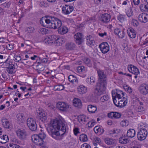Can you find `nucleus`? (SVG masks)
I'll return each mask as SVG.
<instances>
[{"instance_id":"f257e3e1","label":"nucleus","mask_w":148,"mask_h":148,"mask_svg":"<svg viewBox=\"0 0 148 148\" xmlns=\"http://www.w3.org/2000/svg\"><path fill=\"white\" fill-rule=\"evenodd\" d=\"M49 130L52 133V137L58 140L62 139V135L66 131L65 125L60 119L51 121L49 125Z\"/></svg>"},{"instance_id":"f03ea898","label":"nucleus","mask_w":148,"mask_h":148,"mask_svg":"<svg viewBox=\"0 0 148 148\" xmlns=\"http://www.w3.org/2000/svg\"><path fill=\"white\" fill-rule=\"evenodd\" d=\"M41 25L49 28L58 29L62 26L61 21L57 18L50 16L42 17L40 21Z\"/></svg>"},{"instance_id":"7ed1b4c3","label":"nucleus","mask_w":148,"mask_h":148,"mask_svg":"<svg viewBox=\"0 0 148 148\" xmlns=\"http://www.w3.org/2000/svg\"><path fill=\"white\" fill-rule=\"evenodd\" d=\"M124 93L121 90H117L116 92L112 94L113 101L116 106L120 108L126 106L127 100V99L124 97Z\"/></svg>"},{"instance_id":"20e7f679","label":"nucleus","mask_w":148,"mask_h":148,"mask_svg":"<svg viewBox=\"0 0 148 148\" xmlns=\"http://www.w3.org/2000/svg\"><path fill=\"white\" fill-rule=\"evenodd\" d=\"M98 76V83L107 84V78L106 73L103 71L99 70H97Z\"/></svg>"},{"instance_id":"39448f33","label":"nucleus","mask_w":148,"mask_h":148,"mask_svg":"<svg viewBox=\"0 0 148 148\" xmlns=\"http://www.w3.org/2000/svg\"><path fill=\"white\" fill-rule=\"evenodd\" d=\"M148 134V132L146 129L141 128L139 130L137 134L138 139L140 141L145 140Z\"/></svg>"},{"instance_id":"423d86ee","label":"nucleus","mask_w":148,"mask_h":148,"mask_svg":"<svg viewBox=\"0 0 148 148\" xmlns=\"http://www.w3.org/2000/svg\"><path fill=\"white\" fill-rule=\"evenodd\" d=\"M27 124L30 129L32 131H35L37 128V125L36 121L32 118H29L27 119Z\"/></svg>"},{"instance_id":"0eeeda50","label":"nucleus","mask_w":148,"mask_h":148,"mask_svg":"<svg viewBox=\"0 0 148 148\" xmlns=\"http://www.w3.org/2000/svg\"><path fill=\"white\" fill-rule=\"evenodd\" d=\"M16 133L18 137L20 139L24 140L26 138L27 134L25 130L19 129L16 131Z\"/></svg>"},{"instance_id":"6e6552de","label":"nucleus","mask_w":148,"mask_h":148,"mask_svg":"<svg viewBox=\"0 0 148 148\" xmlns=\"http://www.w3.org/2000/svg\"><path fill=\"white\" fill-rule=\"evenodd\" d=\"M99 47L101 51L103 54L107 53L109 51V46L107 42L101 43L99 45Z\"/></svg>"},{"instance_id":"1a4fd4ad","label":"nucleus","mask_w":148,"mask_h":148,"mask_svg":"<svg viewBox=\"0 0 148 148\" xmlns=\"http://www.w3.org/2000/svg\"><path fill=\"white\" fill-rule=\"evenodd\" d=\"M38 116L42 122H44L47 119L46 113L42 108H39L38 110Z\"/></svg>"},{"instance_id":"9d476101","label":"nucleus","mask_w":148,"mask_h":148,"mask_svg":"<svg viewBox=\"0 0 148 148\" xmlns=\"http://www.w3.org/2000/svg\"><path fill=\"white\" fill-rule=\"evenodd\" d=\"M127 68L129 72L134 75H138L140 73L139 69L133 65H128Z\"/></svg>"},{"instance_id":"9b49d317","label":"nucleus","mask_w":148,"mask_h":148,"mask_svg":"<svg viewBox=\"0 0 148 148\" xmlns=\"http://www.w3.org/2000/svg\"><path fill=\"white\" fill-rule=\"evenodd\" d=\"M76 43L79 45L81 44L83 42V36L82 34L80 33H77L74 36Z\"/></svg>"},{"instance_id":"f8f14e48","label":"nucleus","mask_w":148,"mask_h":148,"mask_svg":"<svg viewBox=\"0 0 148 148\" xmlns=\"http://www.w3.org/2000/svg\"><path fill=\"white\" fill-rule=\"evenodd\" d=\"M57 108L60 110L66 111L69 107V106L65 103L60 102L57 104Z\"/></svg>"},{"instance_id":"ddd939ff","label":"nucleus","mask_w":148,"mask_h":148,"mask_svg":"<svg viewBox=\"0 0 148 148\" xmlns=\"http://www.w3.org/2000/svg\"><path fill=\"white\" fill-rule=\"evenodd\" d=\"M74 8L73 6L65 5L62 8V12L65 14H69L73 10Z\"/></svg>"},{"instance_id":"4468645a","label":"nucleus","mask_w":148,"mask_h":148,"mask_svg":"<svg viewBox=\"0 0 148 148\" xmlns=\"http://www.w3.org/2000/svg\"><path fill=\"white\" fill-rule=\"evenodd\" d=\"M138 19L141 22L146 23L148 21V14L145 13L140 14L138 16Z\"/></svg>"},{"instance_id":"2eb2a0df","label":"nucleus","mask_w":148,"mask_h":148,"mask_svg":"<svg viewBox=\"0 0 148 148\" xmlns=\"http://www.w3.org/2000/svg\"><path fill=\"white\" fill-rule=\"evenodd\" d=\"M139 90L141 94L146 95L148 93V85L145 84H143L139 87Z\"/></svg>"},{"instance_id":"dca6fc26","label":"nucleus","mask_w":148,"mask_h":148,"mask_svg":"<svg viewBox=\"0 0 148 148\" xmlns=\"http://www.w3.org/2000/svg\"><path fill=\"white\" fill-rule=\"evenodd\" d=\"M111 18V16L110 14L108 13L103 14L100 18V21L104 23H107L109 22Z\"/></svg>"},{"instance_id":"f3484780","label":"nucleus","mask_w":148,"mask_h":148,"mask_svg":"<svg viewBox=\"0 0 148 148\" xmlns=\"http://www.w3.org/2000/svg\"><path fill=\"white\" fill-rule=\"evenodd\" d=\"M51 38L52 40H53V38L56 41V43L57 44V45L60 46L62 44L64 43L65 42V40L63 38H58L56 37V36L53 35L51 36Z\"/></svg>"},{"instance_id":"a211bd4d","label":"nucleus","mask_w":148,"mask_h":148,"mask_svg":"<svg viewBox=\"0 0 148 148\" xmlns=\"http://www.w3.org/2000/svg\"><path fill=\"white\" fill-rule=\"evenodd\" d=\"M107 84L98 83L97 84L96 87L104 94L106 92V87Z\"/></svg>"},{"instance_id":"6ab92c4d","label":"nucleus","mask_w":148,"mask_h":148,"mask_svg":"<svg viewBox=\"0 0 148 148\" xmlns=\"http://www.w3.org/2000/svg\"><path fill=\"white\" fill-rule=\"evenodd\" d=\"M7 66L5 68H6V71H7L9 74H12L13 71L14 69V66L12 64H7Z\"/></svg>"},{"instance_id":"aec40b11","label":"nucleus","mask_w":148,"mask_h":148,"mask_svg":"<svg viewBox=\"0 0 148 148\" xmlns=\"http://www.w3.org/2000/svg\"><path fill=\"white\" fill-rule=\"evenodd\" d=\"M114 33L115 34L117 35L119 38H123L125 36L124 32L119 28L115 29L114 30Z\"/></svg>"},{"instance_id":"412c9836","label":"nucleus","mask_w":148,"mask_h":148,"mask_svg":"<svg viewBox=\"0 0 148 148\" xmlns=\"http://www.w3.org/2000/svg\"><path fill=\"white\" fill-rule=\"evenodd\" d=\"M127 33L129 36L131 38H134L136 36V33L134 29L132 28H129Z\"/></svg>"},{"instance_id":"4be33fe9","label":"nucleus","mask_w":148,"mask_h":148,"mask_svg":"<svg viewBox=\"0 0 148 148\" xmlns=\"http://www.w3.org/2000/svg\"><path fill=\"white\" fill-rule=\"evenodd\" d=\"M58 32L59 34L63 35L66 33L68 29L65 26H61L58 29Z\"/></svg>"},{"instance_id":"5701e85b","label":"nucleus","mask_w":148,"mask_h":148,"mask_svg":"<svg viewBox=\"0 0 148 148\" xmlns=\"http://www.w3.org/2000/svg\"><path fill=\"white\" fill-rule=\"evenodd\" d=\"M104 141L105 143L108 145H114L115 144V140L110 138H105Z\"/></svg>"},{"instance_id":"b1692460","label":"nucleus","mask_w":148,"mask_h":148,"mask_svg":"<svg viewBox=\"0 0 148 148\" xmlns=\"http://www.w3.org/2000/svg\"><path fill=\"white\" fill-rule=\"evenodd\" d=\"M121 116V114L119 112H112L108 114V117L111 118L113 117L115 119L120 118Z\"/></svg>"},{"instance_id":"393cba45","label":"nucleus","mask_w":148,"mask_h":148,"mask_svg":"<svg viewBox=\"0 0 148 148\" xmlns=\"http://www.w3.org/2000/svg\"><path fill=\"white\" fill-rule=\"evenodd\" d=\"M73 104L75 107L78 108H81L82 107V103L80 99L78 98H75L73 100Z\"/></svg>"},{"instance_id":"a878e982","label":"nucleus","mask_w":148,"mask_h":148,"mask_svg":"<svg viewBox=\"0 0 148 148\" xmlns=\"http://www.w3.org/2000/svg\"><path fill=\"white\" fill-rule=\"evenodd\" d=\"M40 130L41 132L39 133L38 135V143L39 141H40V142L41 143L45 142L43 141V140L45 139L46 137V135L43 132H42V130L41 129Z\"/></svg>"},{"instance_id":"bb28decb","label":"nucleus","mask_w":148,"mask_h":148,"mask_svg":"<svg viewBox=\"0 0 148 148\" xmlns=\"http://www.w3.org/2000/svg\"><path fill=\"white\" fill-rule=\"evenodd\" d=\"M78 92L80 94H83L87 92V88L83 85L79 86L77 88Z\"/></svg>"},{"instance_id":"cd10ccee","label":"nucleus","mask_w":148,"mask_h":148,"mask_svg":"<svg viewBox=\"0 0 148 148\" xmlns=\"http://www.w3.org/2000/svg\"><path fill=\"white\" fill-rule=\"evenodd\" d=\"M136 134L135 130L133 129H130L127 132V136L128 137L132 138L134 137Z\"/></svg>"},{"instance_id":"c85d7f7f","label":"nucleus","mask_w":148,"mask_h":148,"mask_svg":"<svg viewBox=\"0 0 148 148\" xmlns=\"http://www.w3.org/2000/svg\"><path fill=\"white\" fill-rule=\"evenodd\" d=\"M66 47L67 49L73 50L75 48V45L74 43L72 42H68L66 44Z\"/></svg>"},{"instance_id":"c756f323","label":"nucleus","mask_w":148,"mask_h":148,"mask_svg":"<svg viewBox=\"0 0 148 148\" xmlns=\"http://www.w3.org/2000/svg\"><path fill=\"white\" fill-rule=\"evenodd\" d=\"M87 110L90 113H94L97 111V108L96 106L90 105L88 106Z\"/></svg>"},{"instance_id":"7c9ffc66","label":"nucleus","mask_w":148,"mask_h":148,"mask_svg":"<svg viewBox=\"0 0 148 148\" xmlns=\"http://www.w3.org/2000/svg\"><path fill=\"white\" fill-rule=\"evenodd\" d=\"M64 88L65 87L64 85L59 84L54 86L53 90L55 91H60L64 90Z\"/></svg>"},{"instance_id":"2f4dec72","label":"nucleus","mask_w":148,"mask_h":148,"mask_svg":"<svg viewBox=\"0 0 148 148\" xmlns=\"http://www.w3.org/2000/svg\"><path fill=\"white\" fill-rule=\"evenodd\" d=\"M68 79L70 82L73 83L77 84L78 83L77 78L74 75H69Z\"/></svg>"},{"instance_id":"473e14b6","label":"nucleus","mask_w":148,"mask_h":148,"mask_svg":"<svg viewBox=\"0 0 148 148\" xmlns=\"http://www.w3.org/2000/svg\"><path fill=\"white\" fill-rule=\"evenodd\" d=\"M9 140L8 136L6 135H3L0 137V143L4 144L7 143Z\"/></svg>"},{"instance_id":"72a5a7b5","label":"nucleus","mask_w":148,"mask_h":148,"mask_svg":"<svg viewBox=\"0 0 148 148\" xmlns=\"http://www.w3.org/2000/svg\"><path fill=\"white\" fill-rule=\"evenodd\" d=\"M2 125L4 128H8L9 127L10 123L8 120L5 118H3L2 120Z\"/></svg>"},{"instance_id":"f704fd0d","label":"nucleus","mask_w":148,"mask_h":148,"mask_svg":"<svg viewBox=\"0 0 148 148\" xmlns=\"http://www.w3.org/2000/svg\"><path fill=\"white\" fill-rule=\"evenodd\" d=\"M86 40L87 45L89 46L92 45H94L93 43H94L95 41L91 36H87Z\"/></svg>"},{"instance_id":"c9c22d12","label":"nucleus","mask_w":148,"mask_h":148,"mask_svg":"<svg viewBox=\"0 0 148 148\" xmlns=\"http://www.w3.org/2000/svg\"><path fill=\"white\" fill-rule=\"evenodd\" d=\"M94 96H100L103 94L101 92L100 89H98L96 86L95 88L94 92Z\"/></svg>"},{"instance_id":"e433bc0d","label":"nucleus","mask_w":148,"mask_h":148,"mask_svg":"<svg viewBox=\"0 0 148 148\" xmlns=\"http://www.w3.org/2000/svg\"><path fill=\"white\" fill-rule=\"evenodd\" d=\"M38 32L39 34L42 35H45L49 33L48 29L45 28H40L39 29Z\"/></svg>"},{"instance_id":"4c0bfd02","label":"nucleus","mask_w":148,"mask_h":148,"mask_svg":"<svg viewBox=\"0 0 148 148\" xmlns=\"http://www.w3.org/2000/svg\"><path fill=\"white\" fill-rule=\"evenodd\" d=\"M94 130L95 132L97 134L99 132L100 133V134H102L104 132L103 129L100 128L99 126H95L94 129Z\"/></svg>"},{"instance_id":"58836bf2","label":"nucleus","mask_w":148,"mask_h":148,"mask_svg":"<svg viewBox=\"0 0 148 148\" xmlns=\"http://www.w3.org/2000/svg\"><path fill=\"white\" fill-rule=\"evenodd\" d=\"M39 42H43L46 44H50L53 42L52 40L51 39V38L48 37L47 38H44V40H39Z\"/></svg>"},{"instance_id":"ea45409f","label":"nucleus","mask_w":148,"mask_h":148,"mask_svg":"<svg viewBox=\"0 0 148 148\" xmlns=\"http://www.w3.org/2000/svg\"><path fill=\"white\" fill-rule=\"evenodd\" d=\"M140 42L143 45L146 44L147 43H148L147 38L145 36H143V37H141L140 38Z\"/></svg>"},{"instance_id":"a19ab883","label":"nucleus","mask_w":148,"mask_h":148,"mask_svg":"<svg viewBox=\"0 0 148 148\" xmlns=\"http://www.w3.org/2000/svg\"><path fill=\"white\" fill-rule=\"evenodd\" d=\"M79 139L80 141L84 142L87 141L88 140L87 136L83 134L80 135Z\"/></svg>"},{"instance_id":"79ce46f5","label":"nucleus","mask_w":148,"mask_h":148,"mask_svg":"<svg viewBox=\"0 0 148 148\" xmlns=\"http://www.w3.org/2000/svg\"><path fill=\"white\" fill-rule=\"evenodd\" d=\"M88 117L84 115H80L79 117V119L82 122L85 123L88 121Z\"/></svg>"},{"instance_id":"37998d69","label":"nucleus","mask_w":148,"mask_h":148,"mask_svg":"<svg viewBox=\"0 0 148 148\" xmlns=\"http://www.w3.org/2000/svg\"><path fill=\"white\" fill-rule=\"evenodd\" d=\"M119 143L122 144H126L128 141V139L123 138H120L119 139Z\"/></svg>"},{"instance_id":"c03bdc74","label":"nucleus","mask_w":148,"mask_h":148,"mask_svg":"<svg viewBox=\"0 0 148 148\" xmlns=\"http://www.w3.org/2000/svg\"><path fill=\"white\" fill-rule=\"evenodd\" d=\"M32 140L36 145H37V134H34L32 135Z\"/></svg>"},{"instance_id":"a18cd8bd","label":"nucleus","mask_w":148,"mask_h":148,"mask_svg":"<svg viewBox=\"0 0 148 148\" xmlns=\"http://www.w3.org/2000/svg\"><path fill=\"white\" fill-rule=\"evenodd\" d=\"M95 140L96 143H98L100 145L103 146L104 145L103 142L99 138L96 137L95 138Z\"/></svg>"},{"instance_id":"49530a36","label":"nucleus","mask_w":148,"mask_h":148,"mask_svg":"<svg viewBox=\"0 0 148 148\" xmlns=\"http://www.w3.org/2000/svg\"><path fill=\"white\" fill-rule=\"evenodd\" d=\"M17 118L19 121L23 122L24 120V115L23 114L19 113L17 115Z\"/></svg>"},{"instance_id":"de8ad7c7","label":"nucleus","mask_w":148,"mask_h":148,"mask_svg":"<svg viewBox=\"0 0 148 148\" xmlns=\"http://www.w3.org/2000/svg\"><path fill=\"white\" fill-rule=\"evenodd\" d=\"M8 147V148H20V146L14 144H9Z\"/></svg>"},{"instance_id":"09e8293b","label":"nucleus","mask_w":148,"mask_h":148,"mask_svg":"<svg viewBox=\"0 0 148 148\" xmlns=\"http://www.w3.org/2000/svg\"><path fill=\"white\" fill-rule=\"evenodd\" d=\"M109 99V96L107 95H105L101 97L100 98V100L101 101L104 102L108 101Z\"/></svg>"},{"instance_id":"8fccbe9b","label":"nucleus","mask_w":148,"mask_h":148,"mask_svg":"<svg viewBox=\"0 0 148 148\" xmlns=\"http://www.w3.org/2000/svg\"><path fill=\"white\" fill-rule=\"evenodd\" d=\"M117 19L121 22H123L125 19L124 16L122 14L119 15L117 16Z\"/></svg>"},{"instance_id":"3c124183","label":"nucleus","mask_w":148,"mask_h":148,"mask_svg":"<svg viewBox=\"0 0 148 148\" xmlns=\"http://www.w3.org/2000/svg\"><path fill=\"white\" fill-rule=\"evenodd\" d=\"M95 123L96 122L95 121L93 120L89 121L88 123L87 124L88 125V127L91 128L95 125Z\"/></svg>"},{"instance_id":"603ef678","label":"nucleus","mask_w":148,"mask_h":148,"mask_svg":"<svg viewBox=\"0 0 148 148\" xmlns=\"http://www.w3.org/2000/svg\"><path fill=\"white\" fill-rule=\"evenodd\" d=\"M127 16L129 17H130L133 15V12L131 9L129 8L126 11Z\"/></svg>"},{"instance_id":"864d4df0","label":"nucleus","mask_w":148,"mask_h":148,"mask_svg":"<svg viewBox=\"0 0 148 148\" xmlns=\"http://www.w3.org/2000/svg\"><path fill=\"white\" fill-rule=\"evenodd\" d=\"M39 5L42 8L47 7L48 6V5L47 4V3L43 1L40 2Z\"/></svg>"},{"instance_id":"5fc2aeb1","label":"nucleus","mask_w":148,"mask_h":148,"mask_svg":"<svg viewBox=\"0 0 148 148\" xmlns=\"http://www.w3.org/2000/svg\"><path fill=\"white\" fill-rule=\"evenodd\" d=\"M77 70L79 73L83 72L85 71L84 67L83 66H79L77 67Z\"/></svg>"},{"instance_id":"6e6d98bb","label":"nucleus","mask_w":148,"mask_h":148,"mask_svg":"<svg viewBox=\"0 0 148 148\" xmlns=\"http://www.w3.org/2000/svg\"><path fill=\"white\" fill-rule=\"evenodd\" d=\"M11 4V3L8 2V3H5L2 5V6L4 8H8Z\"/></svg>"},{"instance_id":"4d7b16f0","label":"nucleus","mask_w":148,"mask_h":148,"mask_svg":"<svg viewBox=\"0 0 148 148\" xmlns=\"http://www.w3.org/2000/svg\"><path fill=\"white\" fill-rule=\"evenodd\" d=\"M84 61L86 64L87 65H89V66H90V61L89 58H85L84 59Z\"/></svg>"},{"instance_id":"13d9d810","label":"nucleus","mask_w":148,"mask_h":148,"mask_svg":"<svg viewBox=\"0 0 148 148\" xmlns=\"http://www.w3.org/2000/svg\"><path fill=\"white\" fill-rule=\"evenodd\" d=\"M124 89L125 90L129 93H130L132 92V90L131 88L130 87L128 86H125Z\"/></svg>"},{"instance_id":"bf43d9fd","label":"nucleus","mask_w":148,"mask_h":148,"mask_svg":"<svg viewBox=\"0 0 148 148\" xmlns=\"http://www.w3.org/2000/svg\"><path fill=\"white\" fill-rule=\"evenodd\" d=\"M121 124L123 126H127L128 125V121L127 120L122 121L121 123Z\"/></svg>"},{"instance_id":"052dcab7","label":"nucleus","mask_w":148,"mask_h":148,"mask_svg":"<svg viewBox=\"0 0 148 148\" xmlns=\"http://www.w3.org/2000/svg\"><path fill=\"white\" fill-rule=\"evenodd\" d=\"M81 148H90V146L86 143H84L81 145Z\"/></svg>"},{"instance_id":"680f3d73","label":"nucleus","mask_w":148,"mask_h":148,"mask_svg":"<svg viewBox=\"0 0 148 148\" xmlns=\"http://www.w3.org/2000/svg\"><path fill=\"white\" fill-rule=\"evenodd\" d=\"M146 126H147L146 125L142 123H141L139 124V127H140V130L142 128L143 129H145V127Z\"/></svg>"},{"instance_id":"e2e57ef3","label":"nucleus","mask_w":148,"mask_h":148,"mask_svg":"<svg viewBox=\"0 0 148 148\" xmlns=\"http://www.w3.org/2000/svg\"><path fill=\"white\" fill-rule=\"evenodd\" d=\"M27 30L29 32H32L34 30V28L33 27H29L27 28Z\"/></svg>"},{"instance_id":"0e129e2a","label":"nucleus","mask_w":148,"mask_h":148,"mask_svg":"<svg viewBox=\"0 0 148 148\" xmlns=\"http://www.w3.org/2000/svg\"><path fill=\"white\" fill-rule=\"evenodd\" d=\"M144 4H142L140 5V8L141 11L142 12H146V10L144 8Z\"/></svg>"},{"instance_id":"69168bd1","label":"nucleus","mask_w":148,"mask_h":148,"mask_svg":"<svg viewBox=\"0 0 148 148\" xmlns=\"http://www.w3.org/2000/svg\"><path fill=\"white\" fill-rule=\"evenodd\" d=\"M73 132L74 134L77 135V134L79 133V129L77 127L75 128L73 130Z\"/></svg>"},{"instance_id":"338daca9","label":"nucleus","mask_w":148,"mask_h":148,"mask_svg":"<svg viewBox=\"0 0 148 148\" xmlns=\"http://www.w3.org/2000/svg\"><path fill=\"white\" fill-rule=\"evenodd\" d=\"M90 84L92 85L93 83L95 82V78L93 77H90Z\"/></svg>"},{"instance_id":"774afa93","label":"nucleus","mask_w":148,"mask_h":148,"mask_svg":"<svg viewBox=\"0 0 148 148\" xmlns=\"http://www.w3.org/2000/svg\"><path fill=\"white\" fill-rule=\"evenodd\" d=\"M15 61L16 62H19L21 60V58L20 56H16L14 57Z\"/></svg>"}]
</instances>
